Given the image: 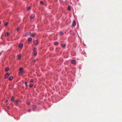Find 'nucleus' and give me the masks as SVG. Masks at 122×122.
I'll use <instances>...</instances> for the list:
<instances>
[{
	"mask_svg": "<svg viewBox=\"0 0 122 122\" xmlns=\"http://www.w3.org/2000/svg\"><path fill=\"white\" fill-rule=\"evenodd\" d=\"M23 46V44L22 43H20L19 45V48H22Z\"/></svg>",
	"mask_w": 122,
	"mask_h": 122,
	"instance_id": "f257e3e1",
	"label": "nucleus"
},
{
	"mask_svg": "<svg viewBox=\"0 0 122 122\" xmlns=\"http://www.w3.org/2000/svg\"><path fill=\"white\" fill-rule=\"evenodd\" d=\"M10 75V74L9 73L6 74L5 75V78H7Z\"/></svg>",
	"mask_w": 122,
	"mask_h": 122,
	"instance_id": "f03ea898",
	"label": "nucleus"
},
{
	"mask_svg": "<svg viewBox=\"0 0 122 122\" xmlns=\"http://www.w3.org/2000/svg\"><path fill=\"white\" fill-rule=\"evenodd\" d=\"M34 44L35 45H36L38 44V41L37 40H34Z\"/></svg>",
	"mask_w": 122,
	"mask_h": 122,
	"instance_id": "7ed1b4c3",
	"label": "nucleus"
},
{
	"mask_svg": "<svg viewBox=\"0 0 122 122\" xmlns=\"http://www.w3.org/2000/svg\"><path fill=\"white\" fill-rule=\"evenodd\" d=\"M23 68L22 67H20V73L22 74L23 73Z\"/></svg>",
	"mask_w": 122,
	"mask_h": 122,
	"instance_id": "20e7f679",
	"label": "nucleus"
},
{
	"mask_svg": "<svg viewBox=\"0 0 122 122\" xmlns=\"http://www.w3.org/2000/svg\"><path fill=\"white\" fill-rule=\"evenodd\" d=\"M76 25V22L75 20H74L72 23V26H75Z\"/></svg>",
	"mask_w": 122,
	"mask_h": 122,
	"instance_id": "39448f33",
	"label": "nucleus"
},
{
	"mask_svg": "<svg viewBox=\"0 0 122 122\" xmlns=\"http://www.w3.org/2000/svg\"><path fill=\"white\" fill-rule=\"evenodd\" d=\"M35 15L34 14H32L30 16V18L31 19H32L34 17Z\"/></svg>",
	"mask_w": 122,
	"mask_h": 122,
	"instance_id": "423d86ee",
	"label": "nucleus"
},
{
	"mask_svg": "<svg viewBox=\"0 0 122 122\" xmlns=\"http://www.w3.org/2000/svg\"><path fill=\"white\" fill-rule=\"evenodd\" d=\"M36 35V33H32L31 35V36L33 37H35Z\"/></svg>",
	"mask_w": 122,
	"mask_h": 122,
	"instance_id": "0eeeda50",
	"label": "nucleus"
},
{
	"mask_svg": "<svg viewBox=\"0 0 122 122\" xmlns=\"http://www.w3.org/2000/svg\"><path fill=\"white\" fill-rule=\"evenodd\" d=\"M5 35L6 36H8L9 35V33L8 32H6L5 33Z\"/></svg>",
	"mask_w": 122,
	"mask_h": 122,
	"instance_id": "6e6552de",
	"label": "nucleus"
},
{
	"mask_svg": "<svg viewBox=\"0 0 122 122\" xmlns=\"http://www.w3.org/2000/svg\"><path fill=\"white\" fill-rule=\"evenodd\" d=\"M37 53V51L36 50L34 51V54L35 55H36Z\"/></svg>",
	"mask_w": 122,
	"mask_h": 122,
	"instance_id": "1a4fd4ad",
	"label": "nucleus"
},
{
	"mask_svg": "<svg viewBox=\"0 0 122 122\" xmlns=\"http://www.w3.org/2000/svg\"><path fill=\"white\" fill-rule=\"evenodd\" d=\"M9 23L8 22H6L5 24L4 25L5 26H7L8 24Z\"/></svg>",
	"mask_w": 122,
	"mask_h": 122,
	"instance_id": "9d476101",
	"label": "nucleus"
},
{
	"mask_svg": "<svg viewBox=\"0 0 122 122\" xmlns=\"http://www.w3.org/2000/svg\"><path fill=\"white\" fill-rule=\"evenodd\" d=\"M32 40V38L31 37H30L28 39V41H31Z\"/></svg>",
	"mask_w": 122,
	"mask_h": 122,
	"instance_id": "9b49d317",
	"label": "nucleus"
},
{
	"mask_svg": "<svg viewBox=\"0 0 122 122\" xmlns=\"http://www.w3.org/2000/svg\"><path fill=\"white\" fill-rule=\"evenodd\" d=\"M32 108L34 109H36V105H33Z\"/></svg>",
	"mask_w": 122,
	"mask_h": 122,
	"instance_id": "f8f14e48",
	"label": "nucleus"
},
{
	"mask_svg": "<svg viewBox=\"0 0 122 122\" xmlns=\"http://www.w3.org/2000/svg\"><path fill=\"white\" fill-rule=\"evenodd\" d=\"M31 34V32H27L26 33V35H29L30 34Z\"/></svg>",
	"mask_w": 122,
	"mask_h": 122,
	"instance_id": "ddd939ff",
	"label": "nucleus"
},
{
	"mask_svg": "<svg viewBox=\"0 0 122 122\" xmlns=\"http://www.w3.org/2000/svg\"><path fill=\"white\" fill-rule=\"evenodd\" d=\"M76 62L74 60H73L72 61V63L73 64H75Z\"/></svg>",
	"mask_w": 122,
	"mask_h": 122,
	"instance_id": "4468645a",
	"label": "nucleus"
},
{
	"mask_svg": "<svg viewBox=\"0 0 122 122\" xmlns=\"http://www.w3.org/2000/svg\"><path fill=\"white\" fill-rule=\"evenodd\" d=\"M13 78V77L10 76L9 78V79L10 80H12Z\"/></svg>",
	"mask_w": 122,
	"mask_h": 122,
	"instance_id": "2eb2a0df",
	"label": "nucleus"
},
{
	"mask_svg": "<svg viewBox=\"0 0 122 122\" xmlns=\"http://www.w3.org/2000/svg\"><path fill=\"white\" fill-rule=\"evenodd\" d=\"M15 99V98L13 97H12L11 98V101H14Z\"/></svg>",
	"mask_w": 122,
	"mask_h": 122,
	"instance_id": "dca6fc26",
	"label": "nucleus"
},
{
	"mask_svg": "<svg viewBox=\"0 0 122 122\" xmlns=\"http://www.w3.org/2000/svg\"><path fill=\"white\" fill-rule=\"evenodd\" d=\"M21 55H18V60H19L21 59Z\"/></svg>",
	"mask_w": 122,
	"mask_h": 122,
	"instance_id": "f3484780",
	"label": "nucleus"
},
{
	"mask_svg": "<svg viewBox=\"0 0 122 122\" xmlns=\"http://www.w3.org/2000/svg\"><path fill=\"white\" fill-rule=\"evenodd\" d=\"M68 10L69 11H70L71 10L70 8V6H69L68 7Z\"/></svg>",
	"mask_w": 122,
	"mask_h": 122,
	"instance_id": "a211bd4d",
	"label": "nucleus"
},
{
	"mask_svg": "<svg viewBox=\"0 0 122 122\" xmlns=\"http://www.w3.org/2000/svg\"><path fill=\"white\" fill-rule=\"evenodd\" d=\"M9 69V68L8 67H7L5 68V71H8Z\"/></svg>",
	"mask_w": 122,
	"mask_h": 122,
	"instance_id": "6ab92c4d",
	"label": "nucleus"
},
{
	"mask_svg": "<svg viewBox=\"0 0 122 122\" xmlns=\"http://www.w3.org/2000/svg\"><path fill=\"white\" fill-rule=\"evenodd\" d=\"M54 44L56 45H58V42H56L54 43Z\"/></svg>",
	"mask_w": 122,
	"mask_h": 122,
	"instance_id": "aec40b11",
	"label": "nucleus"
},
{
	"mask_svg": "<svg viewBox=\"0 0 122 122\" xmlns=\"http://www.w3.org/2000/svg\"><path fill=\"white\" fill-rule=\"evenodd\" d=\"M65 46H66V45L65 44H63L61 45V46L63 47H64Z\"/></svg>",
	"mask_w": 122,
	"mask_h": 122,
	"instance_id": "412c9836",
	"label": "nucleus"
},
{
	"mask_svg": "<svg viewBox=\"0 0 122 122\" xmlns=\"http://www.w3.org/2000/svg\"><path fill=\"white\" fill-rule=\"evenodd\" d=\"M33 84H31L29 86L30 87H32L33 86Z\"/></svg>",
	"mask_w": 122,
	"mask_h": 122,
	"instance_id": "4be33fe9",
	"label": "nucleus"
},
{
	"mask_svg": "<svg viewBox=\"0 0 122 122\" xmlns=\"http://www.w3.org/2000/svg\"><path fill=\"white\" fill-rule=\"evenodd\" d=\"M19 30H20L19 27H18L17 28V29H16V30L17 32H18L19 31Z\"/></svg>",
	"mask_w": 122,
	"mask_h": 122,
	"instance_id": "5701e85b",
	"label": "nucleus"
},
{
	"mask_svg": "<svg viewBox=\"0 0 122 122\" xmlns=\"http://www.w3.org/2000/svg\"><path fill=\"white\" fill-rule=\"evenodd\" d=\"M25 85L26 86H28V85H27V82H26L25 83Z\"/></svg>",
	"mask_w": 122,
	"mask_h": 122,
	"instance_id": "b1692460",
	"label": "nucleus"
},
{
	"mask_svg": "<svg viewBox=\"0 0 122 122\" xmlns=\"http://www.w3.org/2000/svg\"><path fill=\"white\" fill-rule=\"evenodd\" d=\"M34 81V80L32 79H31L30 80V81L31 82H33Z\"/></svg>",
	"mask_w": 122,
	"mask_h": 122,
	"instance_id": "393cba45",
	"label": "nucleus"
},
{
	"mask_svg": "<svg viewBox=\"0 0 122 122\" xmlns=\"http://www.w3.org/2000/svg\"><path fill=\"white\" fill-rule=\"evenodd\" d=\"M60 34L61 35H62L63 34V33L62 32H61L60 33Z\"/></svg>",
	"mask_w": 122,
	"mask_h": 122,
	"instance_id": "a878e982",
	"label": "nucleus"
},
{
	"mask_svg": "<svg viewBox=\"0 0 122 122\" xmlns=\"http://www.w3.org/2000/svg\"><path fill=\"white\" fill-rule=\"evenodd\" d=\"M18 101H18V100H16V101H15V103H16V104H17V103L18 102Z\"/></svg>",
	"mask_w": 122,
	"mask_h": 122,
	"instance_id": "bb28decb",
	"label": "nucleus"
},
{
	"mask_svg": "<svg viewBox=\"0 0 122 122\" xmlns=\"http://www.w3.org/2000/svg\"><path fill=\"white\" fill-rule=\"evenodd\" d=\"M31 9V7H28L27 10H30Z\"/></svg>",
	"mask_w": 122,
	"mask_h": 122,
	"instance_id": "cd10ccee",
	"label": "nucleus"
},
{
	"mask_svg": "<svg viewBox=\"0 0 122 122\" xmlns=\"http://www.w3.org/2000/svg\"><path fill=\"white\" fill-rule=\"evenodd\" d=\"M40 3L41 4H43L44 2L43 1H41L40 2Z\"/></svg>",
	"mask_w": 122,
	"mask_h": 122,
	"instance_id": "c85d7f7f",
	"label": "nucleus"
},
{
	"mask_svg": "<svg viewBox=\"0 0 122 122\" xmlns=\"http://www.w3.org/2000/svg\"><path fill=\"white\" fill-rule=\"evenodd\" d=\"M27 104H28V105H29L30 104V103L29 102H27Z\"/></svg>",
	"mask_w": 122,
	"mask_h": 122,
	"instance_id": "c756f323",
	"label": "nucleus"
},
{
	"mask_svg": "<svg viewBox=\"0 0 122 122\" xmlns=\"http://www.w3.org/2000/svg\"><path fill=\"white\" fill-rule=\"evenodd\" d=\"M36 59H34V60H33V62H35L36 61Z\"/></svg>",
	"mask_w": 122,
	"mask_h": 122,
	"instance_id": "7c9ffc66",
	"label": "nucleus"
},
{
	"mask_svg": "<svg viewBox=\"0 0 122 122\" xmlns=\"http://www.w3.org/2000/svg\"><path fill=\"white\" fill-rule=\"evenodd\" d=\"M5 102H8V100H5Z\"/></svg>",
	"mask_w": 122,
	"mask_h": 122,
	"instance_id": "2f4dec72",
	"label": "nucleus"
},
{
	"mask_svg": "<svg viewBox=\"0 0 122 122\" xmlns=\"http://www.w3.org/2000/svg\"><path fill=\"white\" fill-rule=\"evenodd\" d=\"M31 110L30 109H29L28 110V111L29 112H30L31 111Z\"/></svg>",
	"mask_w": 122,
	"mask_h": 122,
	"instance_id": "473e14b6",
	"label": "nucleus"
},
{
	"mask_svg": "<svg viewBox=\"0 0 122 122\" xmlns=\"http://www.w3.org/2000/svg\"><path fill=\"white\" fill-rule=\"evenodd\" d=\"M36 49V48H33V50H34V51L35 50V49Z\"/></svg>",
	"mask_w": 122,
	"mask_h": 122,
	"instance_id": "72a5a7b5",
	"label": "nucleus"
},
{
	"mask_svg": "<svg viewBox=\"0 0 122 122\" xmlns=\"http://www.w3.org/2000/svg\"><path fill=\"white\" fill-rule=\"evenodd\" d=\"M1 24V21H0V24Z\"/></svg>",
	"mask_w": 122,
	"mask_h": 122,
	"instance_id": "f704fd0d",
	"label": "nucleus"
}]
</instances>
